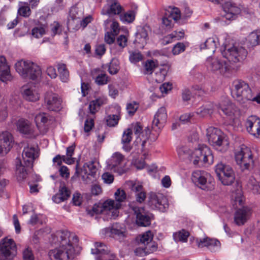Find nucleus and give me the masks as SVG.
<instances>
[{
	"instance_id": "nucleus-38",
	"label": "nucleus",
	"mask_w": 260,
	"mask_h": 260,
	"mask_svg": "<svg viewBox=\"0 0 260 260\" xmlns=\"http://www.w3.org/2000/svg\"><path fill=\"white\" fill-rule=\"evenodd\" d=\"M184 36V32L183 31H174L171 34L165 37L164 41L165 44H168L172 42L173 40H179L183 38Z\"/></svg>"
},
{
	"instance_id": "nucleus-45",
	"label": "nucleus",
	"mask_w": 260,
	"mask_h": 260,
	"mask_svg": "<svg viewBox=\"0 0 260 260\" xmlns=\"http://www.w3.org/2000/svg\"><path fill=\"white\" fill-rule=\"evenodd\" d=\"M158 65L157 60H147L144 64V69L146 74H152L154 69Z\"/></svg>"
},
{
	"instance_id": "nucleus-55",
	"label": "nucleus",
	"mask_w": 260,
	"mask_h": 260,
	"mask_svg": "<svg viewBox=\"0 0 260 260\" xmlns=\"http://www.w3.org/2000/svg\"><path fill=\"white\" fill-rule=\"evenodd\" d=\"M114 196L115 200L117 202V203H119L124 201L126 197L125 191L120 188L117 189L116 191L115 192Z\"/></svg>"
},
{
	"instance_id": "nucleus-48",
	"label": "nucleus",
	"mask_w": 260,
	"mask_h": 260,
	"mask_svg": "<svg viewBox=\"0 0 260 260\" xmlns=\"http://www.w3.org/2000/svg\"><path fill=\"white\" fill-rule=\"evenodd\" d=\"M249 41L252 46L260 44V31L251 32L249 36Z\"/></svg>"
},
{
	"instance_id": "nucleus-17",
	"label": "nucleus",
	"mask_w": 260,
	"mask_h": 260,
	"mask_svg": "<svg viewBox=\"0 0 260 260\" xmlns=\"http://www.w3.org/2000/svg\"><path fill=\"white\" fill-rule=\"evenodd\" d=\"M62 100L58 94L52 92H47L44 96L46 108L49 111H58L61 109Z\"/></svg>"
},
{
	"instance_id": "nucleus-50",
	"label": "nucleus",
	"mask_w": 260,
	"mask_h": 260,
	"mask_svg": "<svg viewBox=\"0 0 260 260\" xmlns=\"http://www.w3.org/2000/svg\"><path fill=\"white\" fill-rule=\"evenodd\" d=\"M139 108V104L135 101L128 103L126 105V110L129 115L133 116Z\"/></svg>"
},
{
	"instance_id": "nucleus-35",
	"label": "nucleus",
	"mask_w": 260,
	"mask_h": 260,
	"mask_svg": "<svg viewBox=\"0 0 260 260\" xmlns=\"http://www.w3.org/2000/svg\"><path fill=\"white\" fill-rule=\"evenodd\" d=\"M115 109L116 110V114L109 115L106 118L107 124L110 127L115 126L116 125H117L119 119L117 114L120 113L121 108L119 106L116 105L115 106Z\"/></svg>"
},
{
	"instance_id": "nucleus-52",
	"label": "nucleus",
	"mask_w": 260,
	"mask_h": 260,
	"mask_svg": "<svg viewBox=\"0 0 260 260\" xmlns=\"http://www.w3.org/2000/svg\"><path fill=\"white\" fill-rule=\"evenodd\" d=\"M133 131L131 128H127L123 132L121 138L122 143H129L132 139Z\"/></svg>"
},
{
	"instance_id": "nucleus-5",
	"label": "nucleus",
	"mask_w": 260,
	"mask_h": 260,
	"mask_svg": "<svg viewBox=\"0 0 260 260\" xmlns=\"http://www.w3.org/2000/svg\"><path fill=\"white\" fill-rule=\"evenodd\" d=\"M206 136L210 144L217 151L223 152L228 149L229 142L218 128L209 127L207 129Z\"/></svg>"
},
{
	"instance_id": "nucleus-30",
	"label": "nucleus",
	"mask_w": 260,
	"mask_h": 260,
	"mask_svg": "<svg viewBox=\"0 0 260 260\" xmlns=\"http://www.w3.org/2000/svg\"><path fill=\"white\" fill-rule=\"evenodd\" d=\"M83 15V12L81 10H79V8L76 6L71 7L69 12V18L68 20V24L69 26L72 25V23L74 21H77L78 23Z\"/></svg>"
},
{
	"instance_id": "nucleus-16",
	"label": "nucleus",
	"mask_w": 260,
	"mask_h": 260,
	"mask_svg": "<svg viewBox=\"0 0 260 260\" xmlns=\"http://www.w3.org/2000/svg\"><path fill=\"white\" fill-rule=\"evenodd\" d=\"M208 174L205 172H194L192 175V180L194 184L203 190H211L214 182L211 180L207 181Z\"/></svg>"
},
{
	"instance_id": "nucleus-14",
	"label": "nucleus",
	"mask_w": 260,
	"mask_h": 260,
	"mask_svg": "<svg viewBox=\"0 0 260 260\" xmlns=\"http://www.w3.org/2000/svg\"><path fill=\"white\" fill-rule=\"evenodd\" d=\"M16 245L12 239L5 237L0 240V260H11L15 255Z\"/></svg>"
},
{
	"instance_id": "nucleus-58",
	"label": "nucleus",
	"mask_w": 260,
	"mask_h": 260,
	"mask_svg": "<svg viewBox=\"0 0 260 260\" xmlns=\"http://www.w3.org/2000/svg\"><path fill=\"white\" fill-rule=\"evenodd\" d=\"M23 260H35V256L31 248L28 247L23 251Z\"/></svg>"
},
{
	"instance_id": "nucleus-31",
	"label": "nucleus",
	"mask_w": 260,
	"mask_h": 260,
	"mask_svg": "<svg viewBox=\"0 0 260 260\" xmlns=\"http://www.w3.org/2000/svg\"><path fill=\"white\" fill-rule=\"evenodd\" d=\"M131 189L135 192L136 201L141 203L144 202L146 198V192L143 190V186L141 184H133Z\"/></svg>"
},
{
	"instance_id": "nucleus-21",
	"label": "nucleus",
	"mask_w": 260,
	"mask_h": 260,
	"mask_svg": "<svg viewBox=\"0 0 260 260\" xmlns=\"http://www.w3.org/2000/svg\"><path fill=\"white\" fill-rule=\"evenodd\" d=\"M149 31H150V27L147 25L139 27L135 34L136 38L134 41V43L139 44L140 47H143L148 39V32Z\"/></svg>"
},
{
	"instance_id": "nucleus-62",
	"label": "nucleus",
	"mask_w": 260,
	"mask_h": 260,
	"mask_svg": "<svg viewBox=\"0 0 260 260\" xmlns=\"http://www.w3.org/2000/svg\"><path fill=\"white\" fill-rule=\"evenodd\" d=\"M58 193L61 196L64 197L66 200H67L70 197L71 194L70 191L65 185L60 186Z\"/></svg>"
},
{
	"instance_id": "nucleus-12",
	"label": "nucleus",
	"mask_w": 260,
	"mask_h": 260,
	"mask_svg": "<svg viewBox=\"0 0 260 260\" xmlns=\"http://www.w3.org/2000/svg\"><path fill=\"white\" fill-rule=\"evenodd\" d=\"M207 68L212 72L222 75L230 73L231 66L225 60L221 58L209 57L206 62Z\"/></svg>"
},
{
	"instance_id": "nucleus-26",
	"label": "nucleus",
	"mask_w": 260,
	"mask_h": 260,
	"mask_svg": "<svg viewBox=\"0 0 260 260\" xmlns=\"http://www.w3.org/2000/svg\"><path fill=\"white\" fill-rule=\"evenodd\" d=\"M36 125L39 129L41 126L47 127L54 121V118L46 113H40L35 117Z\"/></svg>"
},
{
	"instance_id": "nucleus-33",
	"label": "nucleus",
	"mask_w": 260,
	"mask_h": 260,
	"mask_svg": "<svg viewBox=\"0 0 260 260\" xmlns=\"http://www.w3.org/2000/svg\"><path fill=\"white\" fill-rule=\"evenodd\" d=\"M102 67L103 69L108 68V71L111 75L116 74L120 70L119 61L116 58H112L109 63L103 65Z\"/></svg>"
},
{
	"instance_id": "nucleus-29",
	"label": "nucleus",
	"mask_w": 260,
	"mask_h": 260,
	"mask_svg": "<svg viewBox=\"0 0 260 260\" xmlns=\"http://www.w3.org/2000/svg\"><path fill=\"white\" fill-rule=\"evenodd\" d=\"M234 105L229 100L225 99L218 104V109L228 116H231L234 114Z\"/></svg>"
},
{
	"instance_id": "nucleus-49",
	"label": "nucleus",
	"mask_w": 260,
	"mask_h": 260,
	"mask_svg": "<svg viewBox=\"0 0 260 260\" xmlns=\"http://www.w3.org/2000/svg\"><path fill=\"white\" fill-rule=\"evenodd\" d=\"M153 239V235L150 231L146 232L140 237V243L143 244L145 246L151 242Z\"/></svg>"
},
{
	"instance_id": "nucleus-8",
	"label": "nucleus",
	"mask_w": 260,
	"mask_h": 260,
	"mask_svg": "<svg viewBox=\"0 0 260 260\" xmlns=\"http://www.w3.org/2000/svg\"><path fill=\"white\" fill-rule=\"evenodd\" d=\"M235 158L237 164L243 171L249 170L254 163L251 150L244 145L241 146L240 150L235 152Z\"/></svg>"
},
{
	"instance_id": "nucleus-53",
	"label": "nucleus",
	"mask_w": 260,
	"mask_h": 260,
	"mask_svg": "<svg viewBox=\"0 0 260 260\" xmlns=\"http://www.w3.org/2000/svg\"><path fill=\"white\" fill-rule=\"evenodd\" d=\"M143 56L140 52H132L129 56V61L132 63H136L143 59Z\"/></svg>"
},
{
	"instance_id": "nucleus-64",
	"label": "nucleus",
	"mask_w": 260,
	"mask_h": 260,
	"mask_svg": "<svg viewBox=\"0 0 260 260\" xmlns=\"http://www.w3.org/2000/svg\"><path fill=\"white\" fill-rule=\"evenodd\" d=\"M18 14L25 17H28L30 15V10L28 7H21L18 11Z\"/></svg>"
},
{
	"instance_id": "nucleus-59",
	"label": "nucleus",
	"mask_w": 260,
	"mask_h": 260,
	"mask_svg": "<svg viewBox=\"0 0 260 260\" xmlns=\"http://www.w3.org/2000/svg\"><path fill=\"white\" fill-rule=\"evenodd\" d=\"M146 253L150 254L156 251L157 249V245L155 242H150L145 245Z\"/></svg>"
},
{
	"instance_id": "nucleus-10",
	"label": "nucleus",
	"mask_w": 260,
	"mask_h": 260,
	"mask_svg": "<svg viewBox=\"0 0 260 260\" xmlns=\"http://www.w3.org/2000/svg\"><path fill=\"white\" fill-rule=\"evenodd\" d=\"M234 96L241 104H244L252 98V90L248 84L241 80H237L233 82Z\"/></svg>"
},
{
	"instance_id": "nucleus-6",
	"label": "nucleus",
	"mask_w": 260,
	"mask_h": 260,
	"mask_svg": "<svg viewBox=\"0 0 260 260\" xmlns=\"http://www.w3.org/2000/svg\"><path fill=\"white\" fill-rule=\"evenodd\" d=\"M215 172L218 179L224 185H230L234 183L235 174L233 168L229 165L222 162L215 166Z\"/></svg>"
},
{
	"instance_id": "nucleus-57",
	"label": "nucleus",
	"mask_w": 260,
	"mask_h": 260,
	"mask_svg": "<svg viewBox=\"0 0 260 260\" xmlns=\"http://www.w3.org/2000/svg\"><path fill=\"white\" fill-rule=\"evenodd\" d=\"M185 46L183 43L178 42L175 44L172 50L174 55H178L185 50Z\"/></svg>"
},
{
	"instance_id": "nucleus-28",
	"label": "nucleus",
	"mask_w": 260,
	"mask_h": 260,
	"mask_svg": "<svg viewBox=\"0 0 260 260\" xmlns=\"http://www.w3.org/2000/svg\"><path fill=\"white\" fill-rule=\"evenodd\" d=\"M111 4L107 8L104 7L102 10V14L111 16L116 14L118 15L121 12L122 7L117 0H111Z\"/></svg>"
},
{
	"instance_id": "nucleus-3",
	"label": "nucleus",
	"mask_w": 260,
	"mask_h": 260,
	"mask_svg": "<svg viewBox=\"0 0 260 260\" xmlns=\"http://www.w3.org/2000/svg\"><path fill=\"white\" fill-rule=\"evenodd\" d=\"M220 51L223 57L231 63L242 62L247 55L244 47L236 45L223 44Z\"/></svg>"
},
{
	"instance_id": "nucleus-42",
	"label": "nucleus",
	"mask_w": 260,
	"mask_h": 260,
	"mask_svg": "<svg viewBox=\"0 0 260 260\" xmlns=\"http://www.w3.org/2000/svg\"><path fill=\"white\" fill-rule=\"evenodd\" d=\"M95 248L91 249L92 254H108L107 248L105 245L102 242H95Z\"/></svg>"
},
{
	"instance_id": "nucleus-32",
	"label": "nucleus",
	"mask_w": 260,
	"mask_h": 260,
	"mask_svg": "<svg viewBox=\"0 0 260 260\" xmlns=\"http://www.w3.org/2000/svg\"><path fill=\"white\" fill-rule=\"evenodd\" d=\"M200 47L201 50L207 49L210 50L212 53H214L217 47L216 39L213 38H209L205 42L200 44Z\"/></svg>"
},
{
	"instance_id": "nucleus-15",
	"label": "nucleus",
	"mask_w": 260,
	"mask_h": 260,
	"mask_svg": "<svg viewBox=\"0 0 260 260\" xmlns=\"http://www.w3.org/2000/svg\"><path fill=\"white\" fill-rule=\"evenodd\" d=\"M167 118V114L166 108L164 107H160L155 114L152 123V131L154 132L156 134L152 138V141H155L157 139L161 129L164 126Z\"/></svg>"
},
{
	"instance_id": "nucleus-61",
	"label": "nucleus",
	"mask_w": 260,
	"mask_h": 260,
	"mask_svg": "<svg viewBox=\"0 0 260 260\" xmlns=\"http://www.w3.org/2000/svg\"><path fill=\"white\" fill-rule=\"evenodd\" d=\"M117 43L118 45L122 48L123 49L127 45V40L126 37L123 35H120L117 38Z\"/></svg>"
},
{
	"instance_id": "nucleus-39",
	"label": "nucleus",
	"mask_w": 260,
	"mask_h": 260,
	"mask_svg": "<svg viewBox=\"0 0 260 260\" xmlns=\"http://www.w3.org/2000/svg\"><path fill=\"white\" fill-rule=\"evenodd\" d=\"M105 233H111V235L117 236L119 237H124V231L122 230L119 223L113 224L111 228H106Z\"/></svg>"
},
{
	"instance_id": "nucleus-37",
	"label": "nucleus",
	"mask_w": 260,
	"mask_h": 260,
	"mask_svg": "<svg viewBox=\"0 0 260 260\" xmlns=\"http://www.w3.org/2000/svg\"><path fill=\"white\" fill-rule=\"evenodd\" d=\"M57 69L60 80L63 82H67L69 78V72L64 63H59L57 65Z\"/></svg>"
},
{
	"instance_id": "nucleus-7",
	"label": "nucleus",
	"mask_w": 260,
	"mask_h": 260,
	"mask_svg": "<svg viewBox=\"0 0 260 260\" xmlns=\"http://www.w3.org/2000/svg\"><path fill=\"white\" fill-rule=\"evenodd\" d=\"M193 165H203L205 163L212 164L213 162V155L210 148L206 145L199 146L192 152L190 155Z\"/></svg>"
},
{
	"instance_id": "nucleus-27",
	"label": "nucleus",
	"mask_w": 260,
	"mask_h": 260,
	"mask_svg": "<svg viewBox=\"0 0 260 260\" xmlns=\"http://www.w3.org/2000/svg\"><path fill=\"white\" fill-rule=\"evenodd\" d=\"M86 166L88 169V170H85V173L87 174L86 179H84V176H82V178L86 183H89L96 180L98 169L92 161L86 163L84 167H85Z\"/></svg>"
},
{
	"instance_id": "nucleus-56",
	"label": "nucleus",
	"mask_w": 260,
	"mask_h": 260,
	"mask_svg": "<svg viewBox=\"0 0 260 260\" xmlns=\"http://www.w3.org/2000/svg\"><path fill=\"white\" fill-rule=\"evenodd\" d=\"M45 34V30L43 27H35L31 30V35L36 38H40Z\"/></svg>"
},
{
	"instance_id": "nucleus-11",
	"label": "nucleus",
	"mask_w": 260,
	"mask_h": 260,
	"mask_svg": "<svg viewBox=\"0 0 260 260\" xmlns=\"http://www.w3.org/2000/svg\"><path fill=\"white\" fill-rule=\"evenodd\" d=\"M148 206L153 210L166 212L169 207L168 199L161 193L150 192L148 197Z\"/></svg>"
},
{
	"instance_id": "nucleus-23",
	"label": "nucleus",
	"mask_w": 260,
	"mask_h": 260,
	"mask_svg": "<svg viewBox=\"0 0 260 260\" xmlns=\"http://www.w3.org/2000/svg\"><path fill=\"white\" fill-rule=\"evenodd\" d=\"M123 160V156L119 152H115L107 161V166L113 171L121 173V162Z\"/></svg>"
},
{
	"instance_id": "nucleus-47",
	"label": "nucleus",
	"mask_w": 260,
	"mask_h": 260,
	"mask_svg": "<svg viewBox=\"0 0 260 260\" xmlns=\"http://www.w3.org/2000/svg\"><path fill=\"white\" fill-rule=\"evenodd\" d=\"M120 20L125 23L132 22L135 18V14L133 11H129L120 16Z\"/></svg>"
},
{
	"instance_id": "nucleus-19",
	"label": "nucleus",
	"mask_w": 260,
	"mask_h": 260,
	"mask_svg": "<svg viewBox=\"0 0 260 260\" xmlns=\"http://www.w3.org/2000/svg\"><path fill=\"white\" fill-rule=\"evenodd\" d=\"M167 11L162 18V23L166 27L170 28L172 27V19L177 22L180 19L181 13L179 9L176 7H170Z\"/></svg>"
},
{
	"instance_id": "nucleus-43",
	"label": "nucleus",
	"mask_w": 260,
	"mask_h": 260,
	"mask_svg": "<svg viewBox=\"0 0 260 260\" xmlns=\"http://www.w3.org/2000/svg\"><path fill=\"white\" fill-rule=\"evenodd\" d=\"M121 207V203H115L114 200H107L103 203L102 208L104 210L110 211L111 210L115 209H118Z\"/></svg>"
},
{
	"instance_id": "nucleus-40",
	"label": "nucleus",
	"mask_w": 260,
	"mask_h": 260,
	"mask_svg": "<svg viewBox=\"0 0 260 260\" xmlns=\"http://www.w3.org/2000/svg\"><path fill=\"white\" fill-rule=\"evenodd\" d=\"M22 94L26 100L30 102L36 101L39 99V95L30 88L24 89Z\"/></svg>"
},
{
	"instance_id": "nucleus-20",
	"label": "nucleus",
	"mask_w": 260,
	"mask_h": 260,
	"mask_svg": "<svg viewBox=\"0 0 260 260\" xmlns=\"http://www.w3.org/2000/svg\"><path fill=\"white\" fill-rule=\"evenodd\" d=\"M17 131L21 134L27 135L29 137L34 136L35 127L27 119H19L16 122Z\"/></svg>"
},
{
	"instance_id": "nucleus-41",
	"label": "nucleus",
	"mask_w": 260,
	"mask_h": 260,
	"mask_svg": "<svg viewBox=\"0 0 260 260\" xmlns=\"http://www.w3.org/2000/svg\"><path fill=\"white\" fill-rule=\"evenodd\" d=\"M213 105L211 103H207L203 105L196 110V113L200 116L204 117L210 114L213 111Z\"/></svg>"
},
{
	"instance_id": "nucleus-22",
	"label": "nucleus",
	"mask_w": 260,
	"mask_h": 260,
	"mask_svg": "<svg viewBox=\"0 0 260 260\" xmlns=\"http://www.w3.org/2000/svg\"><path fill=\"white\" fill-rule=\"evenodd\" d=\"M222 7L224 13L223 15L228 20L235 19L236 15L241 12L240 8L236 4L231 2H225Z\"/></svg>"
},
{
	"instance_id": "nucleus-60",
	"label": "nucleus",
	"mask_w": 260,
	"mask_h": 260,
	"mask_svg": "<svg viewBox=\"0 0 260 260\" xmlns=\"http://www.w3.org/2000/svg\"><path fill=\"white\" fill-rule=\"evenodd\" d=\"M102 178L104 182L107 184H111L114 180V176L109 172L104 173L102 175Z\"/></svg>"
},
{
	"instance_id": "nucleus-4",
	"label": "nucleus",
	"mask_w": 260,
	"mask_h": 260,
	"mask_svg": "<svg viewBox=\"0 0 260 260\" xmlns=\"http://www.w3.org/2000/svg\"><path fill=\"white\" fill-rule=\"evenodd\" d=\"M15 66L16 72L23 78L35 80L42 74L40 67L32 62L19 61Z\"/></svg>"
},
{
	"instance_id": "nucleus-25",
	"label": "nucleus",
	"mask_w": 260,
	"mask_h": 260,
	"mask_svg": "<svg viewBox=\"0 0 260 260\" xmlns=\"http://www.w3.org/2000/svg\"><path fill=\"white\" fill-rule=\"evenodd\" d=\"M250 209L247 207L238 209L235 213L234 222L238 226H241L247 221L250 214Z\"/></svg>"
},
{
	"instance_id": "nucleus-1",
	"label": "nucleus",
	"mask_w": 260,
	"mask_h": 260,
	"mask_svg": "<svg viewBox=\"0 0 260 260\" xmlns=\"http://www.w3.org/2000/svg\"><path fill=\"white\" fill-rule=\"evenodd\" d=\"M71 234L68 231H63L60 236L59 247L50 250L48 255L51 260H69V255L74 251V247L71 243Z\"/></svg>"
},
{
	"instance_id": "nucleus-63",
	"label": "nucleus",
	"mask_w": 260,
	"mask_h": 260,
	"mask_svg": "<svg viewBox=\"0 0 260 260\" xmlns=\"http://www.w3.org/2000/svg\"><path fill=\"white\" fill-rule=\"evenodd\" d=\"M94 126V120L92 118L87 119L84 123V130L87 133L90 131Z\"/></svg>"
},
{
	"instance_id": "nucleus-13",
	"label": "nucleus",
	"mask_w": 260,
	"mask_h": 260,
	"mask_svg": "<svg viewBox=\"0 0 260 260\" xmlns=\"http://www.w3.org/2000/svg\"><path fill=\"white\" fill-rule=\"evenodd\" d=\"M132 210L136 215V223L139 226L147 227L153 219V215L146 210L144 207L132 206Z\"/></svg>"
},
{
	"instance_id": "nucleus-36",
	"label": "nucleus",
	"mask_w": 260,
	"mask_h": 260,
	"mask_svg": "<svg viewBox=\"0 0 260 260\" xmlns=\"http://www.w3.org/2000/svg\"><path fill=\"white\" fill-rule=\"evenodd\" d=\"M257 122L258 123H260V118L254 115H251L248 117L246 119L245 122V126L246 127L247 132L250 134L251 133H252L253 127H254V125H255Z\"/></svg>"
},
{
	"instance_id": "nucleus-24",
	"label": "nucleus",
	"mask_w": 260,
	"mask_h": 260,
	"mask_svg": "<svg viewBox=\"0 0 260 260\" xmlns=\"http://www.w3.org/2000/svg\"><path fill=\"white\" fill-rule=\"evenodd\" d=\"M12 77L10 67L5 56H0V80L3 82L11 81Z\"/></svg>"
},
{
	"instance_id": "nucleus-46",
	"label": "nucleus",
	"mask_w": 260,
	"mask_h": 260,
	"mask_svg": "<svg viewBox=\"0 0 260 260\" xmlns=\"http://www.w3.org/2000/svg\"><path fill=\"white\" fill-rule=\"evenodd\" d=\"M31 177L33 178L34 180H31V181H29L28 184L29 186L30 192L31 193H37L39 192V190L38 189V184L37 183L32 184L31 182H38L41 180V177L39 175H32Z\"/></svg>"
},
{
	"instance_id": "nucleus-51",
	"label": "nucleus",
	"mask_w": 260,
	"mask_h": 260,
	"mask_svg": "<svg viewBox=\"0 0 260 260\" xmlns=\"http://www.w3.org/2000/svg\"><path fill=\"white\" fill-rule=\"evenodd\" d=\"M174 236L176 240L182 242H186L189 236V233L184 230H182L178 233L174 234Z\"/></svg>"
},
{
	"instance_id": "nucleus-54",
	"label": "nucleus",
	"mask_w": 260,
	"mask_h": 260,
	"mask_svg": "<svg viewBox=\"0 0 260 260\" xmlns=\"http://www.w3.org/2000/svg\"><path fill=\"white\" fill-rule=\"evenodd\" d=\"M108 77L105 73L99 74L95 79V82L98 85H104L107 83Z\"/></svg>"
},
{
	"instance_id": "nucleus-18",
	"label": "nucleus",
	"mask_w": 260,
	"mask_h": 260,
	"mask_svg": "<svg viewBox=\"0 0 260 260\" xmlns=\"http://www.w3.org/2000/svg\"><path fill=\"white\" fill-rule=\"evenodd\" d=\"M14 141L12 134L7 132L0 133V155L7 154L12 148Z\"/></svg>"
},
{
	"instance_id": "nucleus-44",
	"label": "nucleus",
	"mask_w": 260,
	"mask_h": 260,
	"mask_svg": "<svg viewBox=\"0 0 260 260\" xmlns=\"http://www.w3.org/2000/svg\"><path fill=\"white\" fill-rule=\"evenodd\" d=\"M103 104V102L100 99L92 100L89 103L88 109L91 114H95Z\"/></svg>"
},
{
	"instance_id": "nucleus-34",
	"label": "nucleus",
	"mask_w": 260,
	"mask_h": 260,
	"mask_svg": "<svg viewBox=\"0 0 260 260\" xmlns=\"http://www.w3.org/2000/svg\"><path fill=\"white\" fill-rule=\"evenodd\" d=\"M198 245L199 247L214 246L219 248L220 243L217 239L205 238L200 239V241L198 242Z\"/></svg>"
},
{
	"instance_id": "nucleus-9",
	"label": "nucleus",
	"mask_w": 260,
	"mask_h": 260,
	"mask_svg": "<svg viewBox=\"0 0 260 260\" xmlns=\"http://www.w3.org/2000/svg\"><path fill=\"white\" fill-rule=\"evenodd\" d=\"M132 131H134L135 135L137 136L136 143L141 142V151L145 152L147 141L150 140L151 142H154V141L152 140V138L156 134L154 132L151 131L148 127H146L143 130V126L139 122L133 124Z\"/></svg>"
},
{
	"instance_id": "nucleus-2",
	"label": "nucleus",
	"mask_w": 260,
	"mask_h": 260,
	"mask_svg": "<svg viewBox=\"0 0 260 260\" xmlns=\"http://www.w3.org/2000/svg\"><path fill=\"white\" fill-rule=\"evenodd\" d=\"M36 149L34 147L27 145L24 147L22 156L23 164L19 160L20 165H17L16 174L19 182L23 181L27 177V169H32L36 158Z\"/></svg>"
}]
</instances>
